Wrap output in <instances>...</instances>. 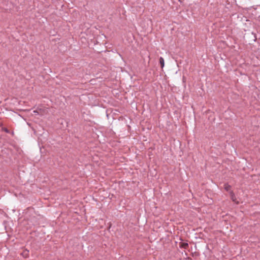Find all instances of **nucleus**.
<instances>
[{"label":"nucleus","instance_id":"nucleus-6","mask_svg":"<svg viewBox=\"0 0 260 260\" xmlns=\"http://www.w3.org/2000/svg\"><path fill=\"white\" fill-rule=\"evenodd\" d=\"M3 130L6 133H9V130L6 128H3Z\"/></svg>","mask_w":260,"mask_h":260},{"label":"nucleus","instance_id":"nucleus-3","mask_svg":"<svg viewBox=\"0 0 260 260\" xmlns=\"http://www.w3.org/2000/svg\"><path fill=\"white\" fill-rule=\"evenodd\" d=\"M231 199L232 200V201L233 202H236L237 204H238L239 202H236V197L234 194V193L233 192H231Z\"/></svg>","mask_w":260,"mask_h":260},{"label":"nucleus","instance_id":"nucleus-1","mask_svg":"<svg viewBox=\"0 0 260 260\" xmlns=\"http://www.w3.org/2000/svg\"><path fill=\"white\" fill-rule=\"evenodd\" d=\"M180 247L184 249H187L188 247V244L187 243H180Z\"/></svg>","mask_w":260,"mask_h":260},{"label":"nucleus","instance_id":"nucleus-5","mask_svg":"<svg viewBox=\"0 0 260 260\" xmlns=\"http://www.w3.org/2000/svg\"><path fill=\"white\" fill-rule=\"evenodd\" d=\"M25 257H27L28 255V251H24L22 254Z\"/></svg>","mask_w":260,"mask_h":260},{"label":"nucleus","instance_id":"nucleus-7","mask_svg":"<svg viewBox=\"0 0 260 260\" xmlns=\"http://www.w3.org/2000/svg\"><path fill=\"white\" fill-rule=\"evenodd\" d=\"M34 113H37V112L36 111H34Z\"/></svg>","mask_w":260,"mask_h":260},{"label":"nucleus","instance_id":"nucleus-4","mask_svg":"<svg viewBox=\"0 0 260 260\" xmlns=\"http://www.w3.org/2000/svg\"><path fill=\"white\" fill-rule=\"evenodd\" d=\"M224 189L226 190V191H230V189H231V186L229 185V184H225L224 185Z\"/></svg>","mask_w":260,"mask_h":260},{"label":"nucleus","instance_id":"nucleus-2","mask_svg":"<svg viewBox=\"0 0 260 260\" xmlns=\"http://www.w3.org/2000/svg\"><path fill=\"white\" fill-rule=\"evenodd\" d=\"M159 63L160 64L161 68H163L165 66V61L164 58L162 57L159 58Z\"/></svg>","mask_w":260,"mask_h":260}]
</instances>
